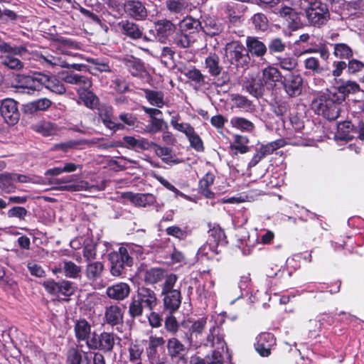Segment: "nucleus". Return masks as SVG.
Instances as JSON below:
<instances>
[{"mask_svg":"<svg viewBox=\"0 0 364 364\" xmlns=\"http://www.w3.org/2000/svg\"><path fill=\"white\" fill-rule=\"evenodd\" d=\"M32 129L44 136L55 135L58 132L57 125L48 121H41L32 125Z\"/></svg>","mask_w":364,"mask_h":364,"instance_id":"7c9ffc66","label":"nucleus"},{"mask_svg":"<svg viewBox=\"0 0 364 364\" xmlns=\"http://www.w3.org/2000/svg\"><path fill=\"white\" fill-rule=\"evenodd\" d=\"M60 77L63 82L78 85L85 90H88L92 86V82L89 77L74 72L63 71L60 73Z\"/></svg>","mask_w":364,"mask_h":364,"instance_id":"2eb2a0df","label":"nucleus"},{"mask_svg":"<svg viewBox=\"0 0 364 364\" xmlns=\"http://www.w3.org/2000/svg\"><path fill=\"white\" fill-rule=\"evenodd\" d=\"M168 355L172 359H178L179 361L185 363L186 361V355L188 349L183 343L178 338L173 337L167 341Z\"/></svg>","mask_w":364,"mask_h":364,"instance_id":"4468645a","label":"nucleus"},{"mask_svg":"<svg viewBox=\"0 0 364 364\" xmlns=\"http://www.w3.org/2000/svg\"><path fill=\"white\" fill-rule=\"evenodd\" d=\"M277 65L283 70L291 71L297 65L296 59L290 55L277 58Z\"/></svg>","mask_w":364,"mask_h":364,"instance_id":"6e6d98bb","label":"nucleus"},{"mask_svg":"<svg viewBox=\"0 0 364 364\" xmlns=\"http://www.w3.org/2000/svg\"><path fill=\"white\" fill-rule=\"evenodd\" d=\"M208 242L210 247L216 248L218 246H225L227 244L225 234L219 226H214L209 232Z\"/></svg>","mask_w":364,"mask_h":364,"instance_id":"a878e982","label":"nucleus"},{"mask_svg":"<svg viewBox=\"0 0 364 364\" xmlns=\"http://www.w3.org/2000/svg\"><path fill=\"white\" fill-rule=\"evenodd\" d=\"M159 300L156 293L147 287H139L136 294L132 297L129 305V314L132 318L139 317L144 310L154 311Z\"/></svg>","mask_w":364,"mask_h":364,"instance_id":"f03ea898","label":"nucleus"},{"mask_svg":"<svg viewBox=\"0 0 364 364\" xmlns=\"http://www.w3.org/2000/svg\"><path fill=\"white\" fill-rule=\"evenodd\" d=\"M43 86L51 92L58 95H63L66 91L63 83L55 77H48L45 75Z\"/></svg>","mask_w":364,"mask_h":364,"instance_id":"58836bf2","label":"nucleus"},{"mask_svg":"<svg viewBox=\"0 0 364 364\" xmlns=\"http://www.w3.org/2000/svg\"><path fill=\"white\" fill-rule=\"evenodd\" d=\"M279 15L284 18L290 25L291 23H296L299 20L297 12L292 8L284 6L279 9Z\"/></svg>","mask_w":364,"mask_h":364,"instance_id":"864d4df0","label":"nucleus"},{"mask_svg":"<svg viewBox=\"0 0 364 364\" xmlns=\"http://www.w3.org/2000/svg\"><path fill=\"white\" fill-rule=\"evenodd\" d=\"M249 139L246 136L235 135V144L230 146L232 150H235L240 154H245L249 151L250 148L246 146Z\"/></svg>","mask_w":364,"mask_h":364,"instance_id":"3c124183","label":"nucleus"},{"mask_svg":"<svg viewBox=\"0 0 364 364\" xmlns=\"http://www.w3.org/2000/svg\"><path fill=\"white\" fill-rule=\"evenodd\" d=\"M283 75L274 66L268 65L262 69L255 77L251 79L247 85V92L254 97H262L264 92H271L281 82Z\"/></svg>","mask_w":364,"mask_h":364,"instance_id":"f257e3e1","label":"nucleus"},{"mask_svg":"<svg viewBox=\"0 0 364 364\" xmlns=\"http://www.w3.org/2000/svg\"><path fill=\"white\" fill-rule=\"evenodd\" d=\"M287 43L280 38H273L268 43V50L270 54L274 55L285 51Z\"/></svg>","mask_w":364,"mask_h":364,"instance_id":"09e8293b","label":"nucleus"},{"mask_svg":"<svg viewBox=\"0 0 364 364\" xmlns=\"http://www.w3.org/2000/svg\"><path fill=\"white\" fill-rule=\"evenodd\" d=\"M130 291L131 289L128 284L119 282L108 287L106 289V294L111 299L123 301L129 296Z\"/></svg>","mask_w":364,"mask_h":364,"instance_id":"a211bd4d","label":"nucleus"},{"mask_svg":"<svg viewBox=\"0 0 364 364\" xmlns=\"http://www.w3.org/2000/svg\"><path fill=\"white\" fill-rule=\"evenodd\" d=\"M122 63L133 76H139L144 71V63L133 56L123 58Z\"/></svg>","mask_w":364,"mask_h":364,"instance_id":"473e14b6","label":"nucleus"},{"mask_svg":"<svg viewBox=\"0 0 364 364\" xmlns=\"http://www.w3.org/2000/svg\"><path fill=\"white\" fill-rule=\"evenodd\" d=\"M144 92L145 93V97L151 105L156 106L159 108L164 105V95L162 92L149 89L144 90Z\"/></svg>","mask_w":364,"mask_h":364,"instance_id":"79ce46f5","label":"nucleus"},{"mask_svg":"<svg viewBox=\"0 0 364 364\" xmlns=\"http://www.w3.org/2000/svg\"><path fill=\"white\" fill-rule=\"evenodd\" d=\"M165 272L160 268H151L146 271L144 274V282L149 284H154L166 279Z\"/></svg>","mask_w":364,"mask_h":364,"instance_id":"c03bdc74","label":"nucleus"},{"mask_svg":"<svg viewBox=\"0 0 364 364\" xmlns=\"http://www.w3.org/2000/svg\"><path fill=\"white\" fill-rule=\"evenodd\" d=\"M166 6L171 12L181 14L187 9L188 3L186 0H166Z\"/></svg>","mask_w":364,"mask_h":364,"instance_id":"8fccbe9b","label":"nucleus"},{"mask_svg":"<svg viewBox=\"0 0 364 364\" xmlns=\"http://www.w3.org/2000/svg\"><path fill=\"white\" fill-rule=\"evenodd\" d=\"M123 311L121 307L116 304L107 306L105 309V322L114 326L123 321Z\"/></svg>","mask_w":364,"mask_h":364,"instance_id":"4be33fe9","label":"nucleus"},{"mask_svg":"<svg viewBox=\"0 0 364 364\" xmlns=\"http://www.w3.org/2000/svg\"><path fill=\"white\" fill-rule=\"evenodd\" d=\"M217 328L218 327L215 326H213L210 328L209 334L206 338V341L203 343V344L205 346H210L212 348L216 347L217 348L223 349L225 345L223 338L219 336H217L216 341H215V332ZM200 344H202V342H200Z\"/></svg>","mask_w":364,"mask_h":364,"instance_id":"49530a36","label":"nucleus"},{"mask_svg":"<svg viewBox=\"0 0 364 364\" xmlns=\"http://www.w3.org/2000/svg\"><path fill=\"white\" fill-rule=\"evenodd\" d=\"M214 180V174L208 172L199 181L200 191L206 198H212L214 196V193L209 188L210 186L213 183Z\"/></svg>","mask_w":364,"mask_h":364,"instance_id":"ea45409f","label":"nucleus"},{"mask_svg":"<svg viewBox=\"0 0 364 364\" xmlns=\"http://www.w3.org/2000/svg\"><path fill=\"white\" fill-rule=\"evenodd\" d=\"M110 262V273L114 277H120L126 273L127 269L133 265L134 259L127 248L121 247L108 255Z\"/></svg>","mask_w":364,"mask_h":364,"instance_id":"423d86ee","label":"nucleus"},{"mask_svg":"<svg viewBox=\"0 0 364 364\" xmlns=\"http://www.w3.org/2000/svg\"><path fill=\"white\" fill-rule=\"evenodd\" d=\"M166 233L168 235L174 237L180 240H185L188 236V232L186 230H182L180 227L176 225L168 227L166 229Z\"/></svg>","mask_w":364,"mask_h":364,"instance_id":"e2e57ef3","label":"nucleus"},{"mask_svg":"<svg viewBox=\"0 0 364 364\" xmlns=\"http://www.w3.org/2000/svg\"><path fill=\"white\" fill-rule=\"evenodd\" d=\"M62 269L65 275L70 278L77 277L81 271L80 267L71 261H64Z\"/></svg>","mask_w":364,"mask_h":364,"instance_id":"603ef678","label":"nucleus"},{"mask_svg":"<svg viewBox=\"0 0 364 364\" xmlns=\"http://www.w3.org/2000/svg\"><path fill=\"white\" fill-rule=\"evenodd\" d=\"M178 117H172L171 119V126L178 132H183L187 136L188 134L194 129V128L188 123H178Z\"/></svg>","mask_w":364,"mask_h":364,"instance_id":"052dcab7","label":"nucleus"},{"mask_svg":"<svg viewBox=\"0 0 364 364\" xmlns=\"http://www.w3.org/2000/svg\"><path fill=\"white\" fill-rule=\"evenodd\" d=\"M13 173H4L0 174V190L10 193L15 191L16 186Z\"/></svg>","mask_w":364,"mask_h":364,"instance_id":"37998d69","label":"nucleus"},{"mask_svg":"<svg viewBox=\"0 0 364 364\" xmlns=\"http://www.w3.org/2000/svg\"><path fill=\"white\" fill-rule=\"evenodd\" d=\"M0 114L4 122L9 125H15L20 118L17 102L11 98H6L0 102Z\"/></svg>","mask_w":364,"mask_h":364,"instance_id":"9d476101","label":"nucleus"},{"mask_svg":"<svg viewBox=\"0 0 364 364\" xmlns=\"http://www.w3.org/2000/svg\"><path fill=\"white\" fill-rule=\"evenodd\" d=\"M99 116L104 125L113 131L124 129L122 124L115 123L113 119L112 108L111 107H102L99 109Z\"/></svg>","mask_w":364,"mask_h":364,"instance_id":"393cba45","label":"nucleus"},{"mask_svg":"<svg viewBox=\"0 0 364 364\" xmlns=\"http://www.w3.org/2000/svg\"><path fill=\"white\" fill-rule=\"evenodd\" d=\"M152 147L154 148L156 154L160 157L162 161L165 164L173 165L178 164L181 162V160L176 157L171 149L166 146H161L155 142H154Z\"/></svg>","mask_w":364,"mask_h":364,"instance_id":"b1692460","label":"nucleus"},{"mask_svg":"<svg viewBox=\"0 0 364 364\" xmlns=\"http://www.w3.org/2000/svg\"><path fill=\"white\" fill-rule=\"evenodd\" d=\"M232 127L242 132H252L255 129V124L246 118L241 117H233L230 121Z\"/></svg>","mask_w":364,"mask_h":364,"instance_id":"4c0bfd02","label":"nucleus"},{"mask_svg":"<svg viewBox=\"0 0 364 364\" xmlns=\"http://www.w3.org/2000/svg\"><path fill=\"white\" fill-rule=\"evenodd\" d=\"M83 257L87 262L93 261L97 257L96 245L90 242L83 247Z\"/></svg>","mask_w":364,"mask_h":364,"instance_id":"680f3d73","label":"nucleus"},{"mask_svg":"<svg viewBox=\"0 0 364 364\" xmlns=\"http://www.w3.org/2000/svg\"><path fill=\"white\" fill-rule=\"evenodd\" d=\"M341 99L334 93L323 94L312 102V108L318 115L328 120H335L339 116Z\"/></svg>","mask_w":364,"mask_h":364,"instance_id":"7ed1b4c3","label":"nucleus"},{"mask_svg":"<svg viewBox=\"0 0 364 364\" xmlns=\"http://www.w3.org/2000/svg\"><path fill=\"white\" fill-rule=\"evenodd\" d=\"M39 62L47 68H69L70 65L62 56L56 54L53 55L51 53H46L44 54L41 53L38 56Z\"/></svg>","mask_w":364,"mask_h":364,"instance_id":"412c9836","label":"nucleus"},{"mask_svg":"<svg viewBox=\"0 0 364 364\" xmlns=\"http://www.w3.org/2000/svg\"><path fill=\"white\" fill-rule=\"evenodd\" d=\"M191 146L197 151H203L204 146L201 138L196 133L195 129L192 130L187 136Z\"/></svg>","mask_w":364,"mask_h":364,"instance_id":"bf43d9fd","label":"nucleus"},{"mask_svg":"<svg viewBox=\"0 0 364 364\" xmlns=\"http://www.w3.org/2000/svg\"><path fill=\"white\" fill-rule=\"evenodd\" d=\"M123 197L138 207L145 208L153 205L156 202V197L151 193L127 192L123 194Z\"/></svg>","mask_w":364,"mask_h":364,"instance_id":"6ab92c4d","label":"nucleus"},{"mask_svg":"<svg viewBox=\"0 0 364 364\" xmlns=\"http://www.w3.org/2000/svg\"><path fill=\"white\" fill-rule=\"evenodd\" d=\"M245 43L247 51L252 56L261 58L263 57L267 51L266 45L255 36H247Z\"/></svg>","mask_w":364,"mask_h":364,"instance_id":"aec40b11","label":"nucleus"},{"mask_svg":"<svg viewBox=\"0 0 364 364\" xmlns=\"http://www.w3.org/2000/svg\"><path fill=\"white\" fill-rule=\"evenodd\" d=\"M333 55L341 60H350L353 57V49L346 43L333 44Z\"/></svg>","mask_w":364,"mask_h":364,"instance_id":"c9c22d12","label":"nucleus"},{"mask_svg":"<svg viewBox=\"0 0 364 364\" xmlns=\"http://www.w3.org/2000/svg\"><path fill=\"white\" fill-rule=\"evenodd\" d=\"M303 78L299 74L290 73L283 76L281 83L287 95L291 97L300 95L303 89Z\"/></svg>","mask_w":364,"mask_h":364,"instance_id":"f8f14e48","label":"nucleus"},{"mask_svg":"<svg viewBox=\"0 0 364 364\" xmlns=\"http://www.w3.org/2000/svg\"><path fill=\"white\" fill-rule=\"evenodd\" d=\"M223 29V25L218 21L210 17H207L204 20V25L201 28L205 34L210 36L220 34Z\"/></svg>","mask_w":364,"mask_h":364,"instance_id":"72a5a7b5","label":"nucleus"},{"mask_svg":"<svg viewBox=\"0 0 364 364\" xmlns=\"http://www.w3.org/2000/svg\"><path fill=\"white\" fill-rule=\"evenodd\" d=\"M252 21L257 30L264 31L268 28V19L264 14H255L252 17Z\"/></svg>","mask_w":364,"mask_h":364,"instance_id":"13d9d810","label":"nucleus"},{"mask_svg":"<svg viewBox=\"0 0 364 364\" xmlns=\"http://www.w3.org/2000/svg\"><path fill=\"white\" fill-rule=\"evenodd\" d=\"M0 53L5 55H16L23 56L28 53L26 46H12L10 43L0 41Z\"/></svg>","mask_w":364,"mask_h":364,"instance_id":"e433bc0d","label":"nucleus"},{"mask_svg":"<svg viewBox=\"0 0 364 364\" xmlns=\"http://www.w3.org/2000/svg\"><path fill=\"white\" fill-rule=\"evenodd\" d=\"M75 333L76 338L78 341L90 340V335L91 334V326L85 319L77 320L74 326Z\"/></svg>","mask_w":364,"mask_h":364,"instance_id":"cd10ccee","label":"nucleus"},{"mask_svg":"<svg viewBox=\"0 0 364 364\" xmlns=\"http://www.w3.org/2000/svg\"><path fill=\"white\" fill-rule=\"evenodd\" d=\"M143 349L139 345H132L129 348V359L132 363L140 361Z\"/></svg>","mask_w":364,"mask_h":364,"instance_id":"774afa93","label":"nucleus"},{"mask_svg":"<svg viewBox=\"0 0 364 364\" xmlns=\"http://www.w3.org/2000/svg\"><path fill=\"white\" fill-rule=\"evenodd\" d=\"M175 52L169 47H163L161 53V60L166 66L173 63Z\"/></svg>","mask_w":364,"mask_h":364,"instance_id":"338daca9","label":"nucleus"},{"mask_svg":"<svg viewBox=\"0 0 364 364\" xmlns=\"http://www.w3.org/2000/svg\"><path fill=\"white\" fill-rule=\"evenodd\" d=\"M207 324V318L202 317L193 322L189 328L190 336L188 338L190 346L193 344L194 340H197L204 331Z\"/></svg>","mask_w":364,"mask_h":364,"instance_id":"2f4dec72","label":"nucleus"},{"mask_svg":"<svg viewBox=\"0 0 364 364\" xmlns=\"http://www.w3.org/2000/svg\"><path fill=\"white\" fill-rule=\"evenodd\" d=\"M180 28L183 31H189L191 33L201 30L202 24L198 19L186 16L181 21Z\"/></svg>","mask_w":364,"mask_h":364,"instance_id":"a19ab883","label":"nucleus"},{"mask_svg":"<svg viewBox=\"0 0 364 364\" xmlns=\"http://www.w3.org/2000/svg\"><path fill=\"white\" fill-rule=\"evenodd\" d=\"M337 90L341 95L338 97L341 99V102H342L344 100L346 95L357 93L360 90V88L356 82L347 80L338 85Z\"/></svg>","mask_w":364,"mask_h":364,"instance_id":"f704fd0d","label":"nucleus"},{"mask_svg":"<svg viewBox=\"0 0 364 364\" xmlns=\"http://www.w3.org/2000/svg\"><path fill=\"white\" fill-rule=\"evenodd\" d=\"M115 343V335L113 333L102 332L97 334L94 332L87 346L92 350H100L105 353L111 352Z\"/></svg>","mask_w":364,"mask_h":364,"instance_id":"6e6552de","label":"nucleus"},{"mask_svg":"<svg viewBox=\"0 0 364 364\" xmlns=\"http://www.w3.org/2000/svg\"><path fill=\"white\" fill-rule=\"evenodd\" d=\"M225 56L228 61L237 68H247L250 63V55L242 43L232 41L225 46Z\"/></svg>","mask_w":364,"mask_h":364,"instance_id":"39448f33","label":"nucleus"},{"mask_svg":"<svg viewBox=\"0 0 364 364\" xmlns=\"http://www.w3.org/2000/svg\"><path fill=\"white\" fill-rule=\"evenodd\" d=\"M232 100L235 107L242 109L245 112H252L255 109L254 105L246 97L236 95L232 97Z\"/></svg>","mask_w":364,"mask_h":364,"instance_id":"de8ad7c7","label":"nucleus"},{"mask_svg":"<svg viewBox=\"0 0 364 364\" xmlns=\"http://www.w3.org/2000/svg\"><path fill=\"white\" fill-rule=\"evenodd\" d=\"M178 277L174 274L166 275L161 287V295L164 296L163 302L166 310L172 314L177 311L181 304V294L180 290L174 289Z\"/></svg>","mask_w":364,"mask_h":364,"instance_id":"20e7f679","label":"nucleus"},{"mask_svg":"<svg viewBox=\"0 0 364 364\" xmlns=\"http://www.w3.org/2000/svg\"><path fill=\"white\" fill-rule=\"evenodd\" d=\"M176 30V25L169 20L161 19L155 23L156 38L160 42H165Z\"/></svg>","mask_w":364,"mask_h":364,"instance_id":"dca6fc26","label":"nucleus"},{"mask_svg":"<svg viewBox=\"0 0 364 364\" xmlns=\"http://www.w3.org/2000/svg\"><path fill=\"white\" fill-rule=\"evenodd\" d=\"M16 55H4L0 57L1 63L10 70H21L23 68V63Z\"/></svg>","mask_w":364,"mask_h":364,"instance_id":"a18cd8bd","label":"nucleus"},{"mask_svg":"<svg viewBox=\"0 0 364 364\" xmlns=\"http://www.w3.org/2000/svg\"><path fill=\"white\" fill-rule=\"evenodd\" d=\"M45 82V75L38 74L35 76H22L20 82L22 87L32 90H41Z\"/></svg>","mask_w":364,"mask_h":364,"instance_id":"c85d7f7f","label":"nucleus"},{"mask_svg":"<svg viewBox=\"0 0 364 364\" xmlns=\"http://www.w3.org/2000/svg\"><path fill=\"white\" fill-rule=\"evenodd\" d=\"M82 361V354L76 348H72L67 353V364H80Z\"/></svg>","mask_w":364,"mask_h":364,"instance_id":"69168bd1","label":"nucleus"},{"mask_svg":"<svg viewBox=\"0 0 364 364\" xmlns=\"http://www.w3.org/2000/svg\"><path fill=\"white\" fill-rule=\"evenodd\" d=\"M124 142V146L128 149H133L136 151H141L150 149L153 144V141H149L147 139L140 137L136 138L132 136H124L123 137Z\"/></svg>","mask_w":364,"mask_h":364,"instance_id":"f3484780","label":"nucleus"},{"mask_svg":"<svg viewBox=\"0 0 364 364\" xmlns=\"http://www.w3.org/2000/svg\"><path fill=\"white\" fill-rule=\"evenodd\" d=\"M105 267L102 262L99 261L87 262L85 269L86 277L91 281L100 279L104 272Z\"/></svg>","mask_w":364,"mask_h":364,"instance_id":"c756f323","label":"nucleus"},{"mask_svg":"<svg viewBox=\"0 0 364 364\" xmlns=\"http://www.w3.org/2000/svg\"><path fill=\"white\" fill-rule=\"evenodd\" d=\"M43 286L49 294L57 296H60V295L70 296L75 291L73 283L66 280L57 282L53 279H49L45 281L43 283Z\"/></svg>","mask_w":364,"mask_h":364,"instance_id":"9b49d317","label":"nucleus"},{"mask_svg":"<svg viewBox=\"0 0 364 364\" xmlns=\"http://www.w3.org/2000/svg\"><path fill=\"white\" fill-rule=\"evenodd\" d=\"M306 15L310 24L316 27H321L330 19V13L327 5L321 2L316 4L315 7L311 6L307 9Z\"/></svg>","mask_w":364,"mask_h":364,"instance_id":"1a4fd4ad","label":"nucleus"},{"mask_svg":"<svg viewBox=\"0 0 364 364\" xmlns=\"http://www.w3.org/2000/svg\"><path fill=\"white\" fill-rule=\"evenodd\" d=\"M121 33L132 39H139L142 37V30L139 25L129 20H122L118 23Z\"/></svg>","mask_w":364,"mask_h":364,"instance_id":"5701e85b","label":"nucleus"},{"mask_svg":"<svg viewBox=\"0 0 364 364\" xmlns=\"http://www.w3.org/2000/svg\"><path fill=\"white\" fill-rule=\"evenodd\" d=\"M123 8L125 14L136 21H144L148 16L144 4L139 0H126Z\"/></svg>","mask_w":364,"mask_h":364,"instance_id":"ddd939ff","label":"nucleus"},{"mask_svg":"<svg viewBox=\"0 0 364 364\" xmlns=\"http://www.w3.org/2000/svg\"><path fill=\"white\" fill-rule=\"evenodd\" d=\"M304 66L306 70H311L315 74H321L323 71L318 59L315 57L306 58L304 61Z\"/></svg>","mask_w":364,"mask_h":364,"instance_id":"4d7b16f0","label":"nucleus"},{"mask_svg":"<svg viewBox=\"0 0 364 364\" xmlns=\"http://www.w3.org/2000/svg\"><path fill=\"white\" fill-rule=\"evenodd\" d=\"M183 74L188 79L200 85L205 84V76L202 74L200 70L196 68L186 69Z\"/></svg>","mask_w":364,"mask_h":364,"instance_id":"5fc2aeb1","label":"nucleus"},{"mask_svg":"<svg viewBox=\"0 0 364 364\" xmlns=\"http://www.w3.org/2000/svg\"><path fill=\"white\" fill-rule=\"evenodd\" d=\"M52 105V102L48 98H41L23 106V111L26 114H33L40 111L47 110Z\"/></svg>","mask_w":364,"mask_h":364,"instance_id":"bb28decb","label":"nucleus"},{"mask_svg":"<svg viewBox=\"0 0 364 364\" xmlns=\"http://www.w3.org/2000/svg\"><path fill=\"white\" fill-rule=\"evenodd\" d=\"M205 66L208 73L213 77H217L215 85L223 87L230 82V76L228 72H222L223 67L220 65V58L216 54L209 55L205 60Z\"/></svg>","mask_w":364,"mask_h":364,"instance_id":"0eeeda50","label":"nucleus"},{"mask_svg":"<svg viewBox=\"0 0 364 364\" xmlns=\"http://www.w3.org/2000/svg\"><path fill=\"white\" fill-rule=\"evenodd\" d=\"M164 327L167 332L176 335L179 329V325L175 316L171 315L166 318Z\"/></svg>","mask_w":364,"mask_h":364,"instance_id":"0e129e2a","label":"nucleus"}]
</instances>
